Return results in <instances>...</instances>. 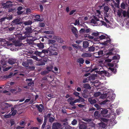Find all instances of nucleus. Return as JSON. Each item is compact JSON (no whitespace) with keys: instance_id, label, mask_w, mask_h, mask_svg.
Masks as SVG:
<instances>
[{"instance_id":"obj_31","label":"nucleus","mask_w":129,"mask_h":129,"mask_svg":"<svg viewBox=\"0 0 129 129\" xmlns=\"http://www.w3.org/2000/svg\"><path fill=\"white\" fill-rule=\"evenodd\" d=\"M77 61L79 63L81 64H83L84 62V60L82 58L78 59H77Z\"/></svg>"},{"instance_id":"obj_13","label":"nucleus","mask_w":129,"mask_h":129,"mask_svg":"<svg viewBox=\"0 0 129 129\" xmlns=\"http://www.w3.org/2000/svg\"><path fill=\"white\" fill-rule=\"evenodd\" d=\"M61 126V125L58 123H54L52 127V129H58Z\"/></svg>"},{"instance_id":"obj_21","label":"nucleus","mask_w":129,"mask_h":129,"mask_svg":"<svg viewBox=\"0 0 129 129\" xmlns=\"http://www.w3.org/2000/svg\"><path fill=\"white\" fill-rule=\"evenodd\" d=\"M8 62L9 64H12L15 62L16 60L15 59L11 58L9 59Z\"/></svg>"},{"instance_id":"obj_4","label":"nucleus","mask_w":129,"mask_h":129,"mask_svg":"<svg viewBox=\"0 0 129 129\" xmlns=\"http://www.w3.org/2000/svg\"><path fill=\"white\" fill-rule=\"evenodd\" d=\"M56 45V44H54L53 46L50 47L47 50L48 51V53L50 55H56L57 54V53L56 51L57 49L56 47L55 46Z\"/></svg>"},{"instance_id":"obj_17","label":"nucleus","mask_w":129,"mask_h":129,"mask_svg":"<svg viewBox=\"0 0 129 129\" xmlns=\"http://www.w3.org/2000/svg\"><path fill=\"white\" fill-rule=\"evenodd\" d=\"M51 115L50 114H49L47 116H45L46 117L47 119L48 118H49V119L50 122H52L54 120V118H53L50 117Z\"/></svg>"},{"instance_id":"obj_38","label":"nucleus","mask_w":129,"mask_h":129,"mask_svg":"<svg viewBox=\"0 0 129 129\" xmlns=\"http://www.w3.org/2000/svg\"><path fill=\"white\" fill-rule=\"evenodd\" d=\"M98 54L99 56H96V57H99L100 56H102L103 54V52L102 51H99L98 52Z\"/></svg>"},{"instance_id":"obj_59","label":"nucleus","mask_w":129,"mask_h":129,"mask_svg":"<svg viewBox=\"0 0 129 129\" xmlns=\"http://www.w3.org/2000/svg\"><path fill=\"white\" fill-rule=\"evenodd\" d=\"M85 31V30L83 28H81L79 31V32L80 33H83Z\"/></svg>"},{"instance_id":"obj_52","label":"nucleus","mask_w":129,"mask_h":129,"mask_svg":"<svg viewBox=\"0 0 129 129\" xmlns=\"http://www.w3.org/2000/svg\"><path fill=\"white\" fill-rule=\"evenodd\" d=\"M79 93L77 92L76 91H75L74 93L73 94L76 96H78L79 97Z\"/></svg>"},{"instance_id":"obj_7","label":"nucleus","mask_w":129,"mask_h":129,"mask_svg":"<svg viewBox=\"0 0 129 129\" xmlns=\"http://www.w3.org/2000/svg\"><path fill=\"white\" fill-rule=\"evenodd\" d=\"M95 16L94 17V19L96 21H99V18H102V15L101 12L99 10H97L95 13Z\"/></svg>"},{"instance_id":"obj_49","label":"nucleus","mask_w":129,"mask_h":129,"mask_svg":"<svg viewBox=\"0 0 129 129\" xmlns=\"http://www.w3.org/2000/svg\"><path fill=\"white\" fill-rule=\"evenodd\" d=\"M55 42V41L53 40H49L48 42L49 43H54Z\"/></svg>"},{"instance_id":"obj_23","label":"nucleus","mask_w":129,"mask_h":129,"mask_svg":"<svg viewBox=\"0 0 129 129\" xmlns=\"http://www.w3.org/2000/svg\"><path fill=\"white\" fill-rule=\"evenodd\" d=\"M36 45L40 49H43L44 47V44L42 43L37 44Z\"/></svg>"},{"instance_id":"obj_24","label":"nucleus","mask_w":129,"mask_h":129,"mask_svg":"<svg viewBox=\"0 0 129 129\" xmlns=\"http://www.w3.org/2000/svg\"><path fill=\"white\" fill-rule=\"evenodd\" d=\"M88 101L91 104L95 103L96 102V101L94 99H92L91 98H89L88 99Z\"/></svg>"},{"instance_id":"obj_32","label":"nucleus","mask_w":129,"mask_h":129,"mask_svg":"<svg viewBox=\"0 0 129 129\" xmlns=\"http://www.w3.org/2000/svg\"><path fill=\"white\" fill-rule=\"evenodd\" d=\"M43 109V106L41 104H40L39 106L38 107V109L39 111L40 112H42Z\"/></svg>"},{"instance_id":"obj_16","label":"nucleus","mask_w":129,"mask_h":129,"mask_svg":"<svg viewBox=\"0 0 129 129\" xmlns=\"http://www.w3.org/2000/svg\"><path fill=\"white\" fill-rule=\"evenodd\" d=\"M104 19L106 21L108 22H109V14L107 13V12H104Z\"/></svg>"},{"instance_id":"obj_9","label":"nucleus","mask_w":129,"mask_h":129,"mask_svg":"<svg viewBox=\"0 0 129 129\" xmlns=\"http://www.w3.org/2000/svg\"><path fill=\"white\" fill-rule=\"evenodd\" d=\"M10 106V105L6 102H3L1 103L0 106V108L3 110L7 108L8 107Z\"/></svg>"},{"instance_id":"obj_57","label":"nucleus","mask_w":129,"mask_h":129,"mask_svg":"<svg viewBox=\"0 0 129 129\" xmlns=\"http://www.w3.org/2000/svg\"><path fill=\"white\" fill-rule=\"evenodd\" d=\"M17 112V110H14L12 112V115L13 116Z\"/></svg>"},{"instance_id":"obj_14","label":"nucleus","mask_w":129,"mask_h":129,"mask_svg":"<svg viewBox=\"0 0 129 129\" xmlns=\"http://www.w3.org/2000/svg\"><path fill=\"white\" fill-rule=\"evenodd\" d=\"M11 3H12L11 2L8 1L6 2V3H3L2 5L3 6H5L4 8H6L11 6L12 5L11 4Z\"/></svg>"},{"instance_id":"obj_55","label":"nucleus","mask_w":129,"mask_h":129,"mask_svg":"<svg viewBox=\"0 0 129 129\" xmlns=\"http://www.w3.org/2000/svg\"><path fill=\"white\" fill-rule=\"evenodd\" d=\"M74 100V98L72 97H70L68 100V101L69 102L72 101Z\"/></svg>"},{"instance_id":"obj_3","label":"nucleus","mask_w":129,"mask_h":129,"mask_svg":"<svg viewBox=\"0 0 129 129\" xmlns=\"http://www.w3.org/2000/svg\"><path fill=\"white\" fill-rule=\"evenodd\" d=\"M96 72H97V74L95 75V76L97 79L98 78L100 79H104L105 80L106 79L103 76V74L107 76H110L108 72L106 71H104L102 70L101 71H96Z\"/></svg>"},{"instance_id":"obj_18","label":"nucleus","mask_w":129,"mask_h":129,"mask_svg":"<svg viewBox=\"0 0 129 129\" xmlns=\"http://www.w3.org/2000/svg\"><path fill=\"white\" fill-rule=\"evenodd\" d=\"M72 30L73 33L75 35L76 37L77 36V29L75 27H73L72 29Z\"/></svg>"},{"instance_id":"obj_61","label":"nucleus","mask_w":129,"mask_h":129,"mask_svg":"<svg viewBox=\"0 0 129 129\" xmlns=\"http://www.w3.org/2000/svg\"><path fill=\"white\" fill-rule=\"evenodd\" d=\"M37 120L39 122H41L43 121V119L41 118H37Z\"/></svg>"},{"instance_id":"obj_54","label":"nucleus","mask_w":129,"mask_h":129,"mask_svg":"<svg viewBox=\"0 0 129 129\" xmlns=\"http://www.w3.org/2000/svg\"><path fill=\"white\" fill-rule=\"evenodd\" d=\"M79 99L80 100V101L82 102H84V99L82 98L80 96H79Z\"/></svg>"},{"instance_id":"obj_50","label":"nucleus","mask_w":129,"mask_h":129,"mask_svg":"<svg viewBox=\"0 0 129 129\" xmlns=\"http://www.w3.org/2000/svg\"><path fill=\"white\" fill-rule=\"evenodd\" d=\"M11 115L10 114H9L7 115H4V117L6 118H8L10 117L11 116Z\"/></svg>"},{"instance_id":"obj_19","label":"nucleus","mask_w":129,"mask_h":129,"mask_svg":"<svg viewBox=\"0 0 129 129\" xmlns=\"http://www.w3.org/2000/svg\"><path fill=\"white\" fill-rule=\"evenodd\" d=\"M98 126L100 128H104L106 127V124L102 122H101V123L98 124Z\"/></svg>"},{"instance_id":"obj_60","label":"nucleus","mask_w":129,"mask_h":129,"mask_svg":"<svg viewBox=\"0 0 129 129\" xmlns=\"http://www.w3.org/2000/svg\"><path fill=\"white\" fill-rule=\"evenodd\" d=\"M74 24L75 25H79V21L78 20H76L75 23H74Z\"/></svg>"},{"instance_id":"obj_5","label":"nucleus","mask_w":129,"mask_h":129,"mask_svg":"<svg viewBox=\"0 0 129 129\" xmlns=\"http://www.w3.org/2000/svg\"><path fill=\"white\" fill-rule=\"evenodd\" d=\"M111 110L112 111V112L111 113H110L109 114H107V113L109 112V110L107 109L102 108V110H101L100 112L101 114L104 117H109L111 114L113 113L114 112L113 110Z\"/></svg>"},{"instance_id":"obj_33","label":"nucleus","mask_w":129,"mask_h":129,"mask_svg":"<svg viewBox=\"0 0 129 129\" xmlns=\"http://www.w3.org/2000/svg\"><path fill=\"white\" fill-rule=\"evenodd\" d=\"M45 117V120L42 126V129H43L45 127V125L46 123V120H47V119L46 118V117L45 116H44Z\"/></svg>"},{"instance_id":"obj_25","label":"nucleus","mask_w":129,"mask_h":129,"mask_svg":"<svg viewBox=\"0 0 129 129\" xmlns=\"http://www.w3.org/2000/svg\"><path fill=\"white\" fill-rule=\"evenodd\" d=\"M98 23H99L98 24L99 25H104L106 26V23L104 22L101 20H100V21L99 20V22Z\"/></svg>"},{"instance_id":"obj_15","label":"nucleus","mask_w":129,"mask_h":129,"mask_svg":"<svg viewBox=\"0 0 129 129\" xmlns=\"http://www.w3.org/2000/svg\"><path fill=\"white\" fill-rule=\"evenodd\" d=\"M52 38L56 40L57 41L60 43H62L63 42L62 39L58 36H54Z\"/></svg>"},{"instance_id":"obj_62","label":"nucleus","mask_w":129,"mask_h":129,"mask_svg":"<svg viewBox=\"0 0 129 129\" xmlns=\"http://www.w3.org/2000/svg\"><path fill=\"white\" fill-rule=\"evenodd\" d=\"M19 21V19H17L15 20H14L13 21V22L16 23V24H19V23L18 22Z\"/></svg>"},{"instance_id":"obj_30","label":"nucleus","mask_w":129,"mask_h":129,"mask_svg":"<svg viewBox=\"0 0 129 129\" xmlns=\"http://www.w3.org/2000/svg\"><path fill=\"white\" fill-rule=\"evenodd\" d=\"M32 23V22L31 20H29L24 22V24L26 25H31Z\"/></svg>"},{"instance_id":"obj_10","label":"nucleus","mask_w":129,"mask_h":129,"mask_svg":"<svg viewBox=\"0 0 129 129\" xmlns=\"http://www.w3.org/2000/svg\"><path fill=\"white\" fill-rule=\"evenodd\" d=\"M0 57L1 58V64L2 66H3L6 64V57L5 55H0Z\"/></svg>"},{"instance_id":"obj_28","label":"nucleus","mask_w":129,"mask_h":129,"mask_svg":"<svg viewBox=\"0 0 129 129\" xmlns=\"http://www.w3.org/2000/svg\"><path fill=\"white\" fill-rule=\"evenodd\" d=\"M122 14L124 17H129V15L128 14L127 12H126L125 11H124L122 12Z\"/></svg>"},{"instance_id":"obj_46","label":"nucleus","mask_w":129,"mask_h":129,"mask_svg":"<svg viewBox=\"0 0 129 129\" xmlns=\"http://www.w3.org/2000/svg\"><path fill=\"white\" fill-rule=\"evenodd\" d=\"M32 58L34 59H35L37 61H39L40 60L36 56H32Z\"/></svg>"},{"instance_id":"obj_6","label":"nucleus","mask_w":129,"mask_h":129,"mask_svg":"<svg viewBox=\"0 0 129 129\" xmlns=\"http://www.w3.org/2000/svg\"><path fill=\"white\" fill-rule=\"evenodd\" d=\"M48 51L47 50H43L41 52L36 51L34 53L36 55L42 57L44 56L45 54L48 53Z\"/></svg>"},{"instance_id":"obj_39","label":"nucleus","mask_w":129,"mask_h":129,"mask_svg":"<svg viewBox=\"0 0 129 129\" xmlns=\"http://www.w3.org/2000/svg\"><path fill=\"white\" fill-rule=\"evenodd\" d=\"M104 9L105 11V12H108L109 10V7L108 6H105L104 8Z\"/></svg>"},{"instance_id":"obj_29","label":"nucleus","mask_w":129,"mask_h":129,"mask_svg":"<svg viewBox=\"0 0 129 129\" xmlns=\"http://www.w3.org/2000/svg\"><path fill=\"white\" fill-rule=\"evenodd\" d=\"M44 33L47 34H53L54 31L52 30H50L46 31L44 32Z\"/></svg>"},{"instance_id":"obj_47","label":"nucleus","mask_w":129,"mask_h":129,"mask_svg":"<svg viewBox=\"0 0 129 129\" xmlns=\"http://www.w3.org/2000/svg\"><path fill=\"white\" fill-rule=\"evenodd\" d=\"M77 121L75 119H74L71 122V124L73 125H75L77 124Z\"/></svg>"},{"instance_id":"obj_58","label":"nucleus","mask_w":129,"mask_h":129,"mask_svg":"<svg viewBox=\"0 0 129 129\" xmlns=\"http://www.w3.org/2000/svg\"><path fill=\"white\" fill-rule=\"evenodd\" d=\"M76 12V10H73L71 11L70 13L69 14L70 15H72Z\"/></svg>"},{"instance_id":"obj_1","label":"nucleus","mask_w":129,"mask_h":129,"mask_svg":"<svg viewBox=\"0 0 129 129\" xmlns=\"http://www.w3.org/2000/svg\"><path fill=\"white\" fill-rule=\"evenodd\" d=\"M108 94H103L100 96V98L102 99L104 98L107 97V100L104 101L100 103L101 105L110 104L111 102L114 100L115 97V94H112L109 97H107Z\"/></svg>"},{"instance_id":"obj_64","label":"nucleus","mask_w":129,"mask_h":129,"mask_svg":"<svg viewBox=\"0 0 129 129\" xmlns=\"http://www.w3.org/2000/svg\"><path fill=\"white\" fill-rule=\"evenodd\" d=\"M94 106L95 107L97 108L98 109H99L100 108V107L98 104H95L94 105Z\"/></svg>"},{"instance_id":"obj_11","label":"nucleus","mask_w":129,"mask_h":129,"mask_svg":"<svg viewBox=\"0 0 129 129\" xmlns=\"http://www.w3.org/2000/svg\"><path fill=\"white\" fill-rule=\"evenodd\" d=\"M107 40L103 43L100 44L101 46L102 45L103 47H105L106 46H108L110 43L111 39L110 38H108L107 39Z\"/></svg>"},{"instance_id":"obj_20","label":"nucleus","mask_w":129,"mask_h":129,"mask_svg":"<svg viewBox=\"0 0 129 129\" xmlns=\"http://www.w3.org/2000/svg\"><path fill=\"white\" fill-rule=\"evenodd\" d=\"M91 56V54L88 53H85L82 54L81 55V56L82 57L86 58L90 57Z\"/></svg>"},{"instance_id":"obj_56","label":"nucleus","mask_w":129,"mask_h":129,"mask_svg":"<svg viewBox=\"0 0 129 129\" xmlns=\"http://www.w3.org/2000/svg\"><path fill=\"white\" fill-rule=\"evenodd\" d=\"M11 68V67H9L8 68H3V70L4 71H8Z\"/></svg>"},{"instance_id":"obj_45","label":"nucleus","mask_w":129,"mask_h":129,"mask_svg":"<svg viewBox=\"0 0 129 129\" xmlns=\"http://www.w3.org/2000/svg\"><path fill=\"white\" fill-rule=\"evenodd\" d=\"M95 49L93 47H91L89 48V50L90 51H93Z\"/></svg>"},{"instance_id":"obj_36","label":"nucleus","mask_w":129,"mask_h":129,"mask_svg":"<svg viewBox=\"0 0 129 129\" xmlns=\"http://www.w3.org/2000/svg\"><path fill=\"white\" fill-rule=\"evenodd\" d=\"M113 50L114 49L113 48H112L110 50L109 52L107 53V54L109 55H113L114 53L112 52H113Z\"/></svg>"},{"instance_id":"obj_22","label":"nucleus","mask_w":129,"mask_h":129,"mask_svg":"<svg viewBox=\"0 0 129 129\" xmlns=\"http://www.w3.org/2000/svg\"><path fill=\"white\" fill-rule=\"evenodd\" d=\"M94 116L95 118H97L100 117V115L99 114L98 111H96L94 113Z\"/></svg>"},{"instance_id":"obj_26","label":"nucleus","mask_w":129,"mask_h":129,"mask_svg":"<svg viewBox=\"0 0 129 129\" xmlns=\"http://www.w3.org/2000/svg\"><path fill=\"white\" fill-rule=\"evenodd\" d=\"M80 129H86L87 127L86 125L84 124H81L79 126Z\"/></svg>"},{"instance_id":"obj_37","label":"nucleus","mask_w":129,"mask_h":129,"mask_svg":"<svg viewBox=\"0 0 129 129\" xmlns=\"http://www.w3.org/2000/svg\"><path fill=\"white\" fill-rule=\"evenodd\" d=\"M84 87L85 88H87L89 89H90L91 88V87L88 84H85L84 85Z\"/></svg>"},{"instance_id":"obj_41","label":"nucleus","mask_w":129,"mask_h":129,"mask_svg":"<svg viewBox=\"0 0 129 129\" xmlns=\"http://www.w3.org/2000/svg\"><path fill=\"white\" fill-rule=\"evenodd\" d=\"M100 34L98 32L93 33L92 34V35L95 36H99Z\"/></svg>"},{"instance_id":"obj_48","label":"nucleus","mask_w":129,"mask_h":129,"mask_svg":"<svg viewBox=\"0 0 129 129\" xmlns=\"http://www.w3.org/2000/svg\"><path fill=\"white\" fill-rule=\"evenodd\" d=\"M102 69V67L101 66H99L98 68L95 67L93 70H95L97 69L101 70Z\"/></svg>"},{"instance_id":"obj_43","label":"nucleus","mask_w":129,"mask_h":129,"mask_svg":"<svg viewBox=\"0 0 129 129\" xmlns=\"http://www.w3.org/2000/svg\"><path fill=\"white\" fill-rule=\"evenodd\" d=\"M101 94V93L100 92H98L95 93L94 94V96L95 97H98L100 96Z\"/></svg>"},{"instance_id":"obj_40","label":"nucleus","mask_w":129,"mask_h":129,"mask_svg":"<svg viewBox=\"0 0 129 129\" xmlns=\"http://www.w3.org/2000/svg\"><path fill=\"white\" fill-rule=\"evenodd\" d=\"M22 65L25 67H28V64L27 62H23L22 63Z\"/></svg>"},{"instance_id":"obj_8","label":"nucleus","mask_w":129,"mask_h":129,"mask_svg":"<svg viewBox=\"0 0 129 129\" xmlns=\"http://www.w3.org/2000/svg\"><path fill=\"white\" fill-rule=\"evenodd\" d=\"M108 38H110L107 35L105 34H100L99 38H98V41L102 40L105 39H107Z\"/></svg>"},{"instance_id":"obj_2","label":"nucleus","mask_w":129,"mask_h":129,"mask_svg":"<svg viewBox=\"0 0 129 129\" xmlns=\"http://www.w3.org/2000/svg\"><path fill=\"white\" fill-rule=\"evenodd\" d=\"M6 41L4 39H0V49L4 47L5 48L10 49V50L12 51H14V48H11L12 47H14L15 45H13L12 44L6 43Z\"/></svg>"},{"instance_id":"obj_44","label":"nucleus","mask_w":129,"mask_h":129,"mask_svg":"<svg viewBox=\"0 0 129 129\" xmlns=\"http://www.w3.org/2000/svg\"><path fill=\"white\" fill-rule=\"evenodd\" d=\"M120 58V56L119 55H116L114 56L113 57V59H119Z\"/></svg>"},{"instance_id":"obj_53","label":"nucleus","mask_w":129,"mask_h":129,"mask_svg":"<svg viewBox=\"0 0 129 129\" xmlns=\"http://www.w3.org/2000/svg\"><path fill=\"white\" fill-rule=\"evenodd\" d=\"M125 5L123 3H122L121 4V7L123 9L125 8Z\"/></svg>"},{"instance_id":"obj_27","label":"nucleus","mask_w":129,"mask_h":129,"mask_svg":"<svg viewBox=\"0 0 129 129\" xmlns=\"http://www.w3.org/2000/svg\"><path fill=\"white\" fill-rule=\"evenodd\" d=\"M88 42L87 41H84L83 42V47L84 48H87L88 46Z\"/></svg>"},{"instance_id":"obj_51","label":"nucleus","mask_w":129,"mask_h":129,"mask_svg":"<svg viewBox=\"0 0 129 129\" xmlns=\"http://www.w3.org/2000/svg\"><path fill=\"white\" fill-rule=\"evenodd\" d=\"M101 121H103L104 122H107L108 121V120L103 118H101Z\"/></svg>"},{"instance_id":"obj_35","label":"nucleus","mask_w":129,"mask_h":129,"mask_svg":"<svg viewBox=\"0 0 129 129\" xmlns=\"http://www.w3.org/2000/svg\"><path fill=\"white\" fill-rule=\"evenodd\" d=\"M26 30L27 32L30 33L32 32V30L31 28L30 27H28L26 28Z\"/></svg>"},{"instance_id":"obj_34","label":"nucleus","mask_w":129,"mask_h":129,"mask_svg":"<svg viewBox=\"0 0 129 129\" xmlns=\"http://www.w3.org/2000/svg\"><path fill=\"white\" fill-rule=\"evenodd\" d=\"M40 16L39 15H37L35 16V17L36 18V19H35V21H40Z\"/></svg>"},{"instance_id":"obj_12","label":"nucleus","mask_w":129,"mask_h":129,"mask_svg":"<svg viewBox=\"0 0 129 129\" xmlns=\"http://www.w3.org/2000/svg\"><path fill=\"white\" fill-rule=\"evenodd\" d=\"M107 65L108 66L110 67L109 68V69L112 72H113L114 73H116V70L112 68L114 66V64H113L108 63L107 64Z\"/></svg>"},{"instance_id":"obj_63","label":"nucleus","mask_w":129,"mask_h":129,"mask_svg":"<svg viewBox=\"0 0 129 129\" xmlns=\"http://www.w3.org/2000/svg\"><path fill=\"white\" fill-rule=\"evenodd\" d=\"M45 25V24L43 23H41L39 24V26L41 27H44Z\"/></svg>"},{"instance_id":"obj_42","label":"nucleus","mask_w":129,"mask_h":129,"mask_svg":"<svg viewBox=\"0 0 129 129\" xmlns=\"http://www.w3.org/2000/svg\"><path fill=\"white\" fill-rule=\"evenodd\" d=\"M53 68V66H50L47 67V69L48 71H51L52 69Z\"/></svg>"}]
</instances>
